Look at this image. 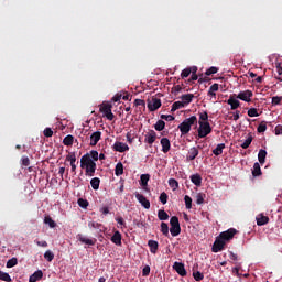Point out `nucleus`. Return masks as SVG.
<instances>
[{
  "mask_svg": "<svg viewBox=\"0 0 282 282\" xmlns=\"http://www.w3.org/2000/svg\"><path fill=\"white\" fill-rule=\"evenodd\" d=\"M193 98H195V95L193 94H185L181 96V102L185 106L188 107L193 102Z\"/></svg>",
  "mask_w": 282,
  "mask_h": 282,
  "instance_id": "17",
  "label": "nucleus"
},
{
  "mask_svg": "<svg viewBox=\"0 0 282 282\" xmlns=\"http://www.w3.org/2000/svg\"><path fill=\"white\" fill-rule=\"evenodd\" d=\"M197 155H199V150L197 148L193 147L188 150L186 160H188L189 162H193V160H195V158H197Z\"/></svg>",
  "mask_w": 282,
  "mask_h": 282,
  "instance_id": "16",
  "label": "nucleus"
},
{
  "mask_svg": "<svg viewBox=\"0 0 282 282\" xmlns=\"http://www.w3.org/2000/svg\"><path fill=\"white\" fill-rule=\"evenodd\" d=\"M111 109H113V106L109 102H102L99 107L100 113H104V116L107 118V120H113L116 118V115L111 112Z\"/></svg>",
  "mask_w": 282,
  "mask_h": 282,
  "instance_id": "4",
  "label": "nucleus"
},
{
  "mask_svg": "<svg viewBox=\"0 0 282 282\" xmlns=\"http://www.w3.org/2000/svg\"><path fill=\"white\" fill-rule=\"evenodd\" d=\"M145 102H144V100H142V99H135L134 100V106L135 107H145Z\"/></svg>",
  "mask_w": 282,
  "mask_h": 282,
  "instance_id": "60",
  "label": "nucleus"
},
{
  "mask_svg": "<svg viewBox=\"0 0 282 282\" xmlns=\"http://www.w3.org/2000/svg\"><path fill=\"white\" fill-rule=\"evenodd\" d=\"M0 281L12 282V278L10 276V273L0 271Z\"/></svg>",
  "mask_w": 282,
  "mask_h": 282,
  "instance_id": "41",
  "label": "nucleus"
},
{
  "mask_svg": "<svg viewBox=\"0 0 282 282\" xmlns=\"http://www.w3.org/2000/svg\"><path fill=\"white\" fill-rule=\"evenodd\" d=\"M155 140H158V133L154 130H150L145 133L144 142H147V144L151 145L153 142H155Z\"/></svg>",
  "mask_w": 282,
  "mask_h": 282,
  "instance_id": "11",
  "label": "nucleus"
},
{
  "mask_svg": "<svg viewBox=\"0 0 282 282\" xmlns=\"http://www.w3.org/2000/svg\"><path fill=\"white\" fill-rule=\"evenodd\" d=\"M161 204H166V202H169V195L166 194V192H162L160 197H159Z\"/></svg>",
  "mask_w": 282,
  "mask_h": 282,
  "instance_id": "50",
  "label": "nucleus"
},
{
  "mask_svg": "<svg viewBox=\"0 0 282 282\" xmlns=\"http://www.w3.org/2000/svg\"><path fill=\"white\" fill-rule=\"evenodd\" d=\"M164 127H166V123L164 122V120H159L154 124L155 131H164Z\"/></svg>",
  "mask_w": 282,
  "mask_h": 282,
  "instance_id": "38",
  "label": "nucleus"
},
{
  "mask_svg": "<svg viewBox=\"0 0 282 282\" xmlns=\"http://www.w3.org/2000/svg\"><path fill=\"white\" fill-rule=\"evenodd\" d=\"M226 246L225 240H223L220 238V236H218L213 245L212 251L213 252H221V250H224V247Z\"/></svg>",
  "mask_w": 282,
  "mask_h": 282,
  "instance_id": "7",
  "label": "nucleus"
},
{
  "mask_svg": "<svg viewBox=\"0 0 282 282\" xmlns=\"http://www.w3.org/2000/svg\"><path fill=\"white\" fill-rule=\"evenodd\" d=\"M41 279H43V271L37 270L29 278V282L41 281Z\"/></svg>",
  "mask_w": 282,
  "mask_h": 282,
  "instance_id": "23",
  "label": "nucleus"
},
{
  "mask_svg": "<svg viewBox=\"0 0 282 282\" xmlns=\"http://www.w3.org/2000/svg\"><path fill=\"white\" fill-rule=\"evenodd\" d=\"M281 100H282V97L274 96V97H272L271 105H273V106L281 105Z\"/></svg>",
  "mask_w": 282,
  "mask_h": 282,
  "instance_id": "55",
  "label": "nucleus"
},
{
  "mask_svg": "<svg viewBox=\"0 0 282 282\" xmlns=\"http://www.w3.org/2000/svg\"><path fill=\"white\" fill-rule=\"evenodd\" d=\"M235 96L236 95L230 96L227 100V105H230L231 111H235V109H239V107L241 106V102L237 98H235Z\"/></svg>",
  "mask_w": 282,
  "mask_h": 282,
  "instance_id": "14",
  "label": "nucleus"
},
{
  "mask_svg": "<svg viewBox=\"0 0 282 282\" xmlns=\"http://www.w3.org/2000/svg\"><path fill=\"white\" fill-rule=\"evenodd\" d=\"M161 119L166 120L167 122H173V120H175V117H173L172 115H162Z\"/></svg>",
  "mask_w": 282,
  "mask_h": 282,
  "instance_id": "57",
  "label": "nucleus"
},
{
  "mask_svg": "<svg viewBox=\"0 0 282 282\" xmlns=\"http://www.w3.org/2000/svg\"><path fill=\"white\" fill-rule=\"evenodd\" d=\"M191 74H197V66H192L183 69L181 73V78H188Z\"/></svg>",
  "mask_w": 282,
  "mask_h": 282,
  "instance_id": "15",
  "label": "nucleus"
},
{
  "mask_svg": "<svg viewBox=\"0 0 282 282\" xmlns=\"http://www.w3.org/2000/svg\"><path fill=\"white\" fill-rule=\"evenodd\" d=\"M78 239L82 243H86V246H96V239L85 238L84 236H79Z\"/></svg>",
  "mask_w": 282,
  "mask_h": 282,
  "instance_id": "27",
  "label": "nucleus"
},
{
  "mask_svg": "<svg viewBox=\"0 0 282 282\" xmlns=\"http://www.w3.org/2000/svg\"><path fill=\"white\" fill-rule=\"evenodd\" d=\"M123 173H124V165H122V162L117 163L115 167V175H117V177H120V175H122Z\"/></svg>",
  "mask_w": 282,
  "mask_h": 282,
  "instance_id": "25",
  "label": "nucleus"
},
{
  "mask_svg": "<svg viewBox=\"0 0 282 282\" xmlns=\"http://www.w3.org/2000/svg\"><path fill=\"white\" fill-rule=\"evenodd\" d=\"M85 169V175L87 177H94L96 175V163L93 165H87Z\"/></svg>",
  "mask_w": 282,
  "mask_h": 282,
  "instance_id": "21",
  "label": "nucleus"
},
{
  "mask_svg": "<svg viewBox=\"0 0 282 282\" xmlns=\"http://www.w3.org/2000/svg\"><path fill=\"white\" fill-rule=\"evenodd\" d=\"M217 72H219V68L218 67H215V66H212L210 68H208L206 70V76H213V74H217Z\"/></svg>",
  "mask_w": 282,
  "mask_h": 282,
  "instance_id": "51",
  "label": "nucleus"
},
{
  "mask_svg": "<svg viewBox=\"0 0 282 282\" xmlns=\"http://www.w3.org/2000/svg\"><path fill=\"white\" fill-rule=\"evenodd\" d=\"M224 149H226V143H219L216 149L213 150L214 155H221Z\"/></svg>",
  "mask_w": 282,
  "mask_h": 282,
  "instance_id": "30",
  "label": "nucleus"
},
{
  "mask_svg": "<svg viewBox=\"0 0 282 282\" xmlns=\"http://www.w3.org/2000/svg\"><path fill=\"white\" fill-rule=\"evenodd\" d=\"M184 107H186V106L182 101H175L172 105L171 111L173 113V112L177 111V109H184Z\"/></svg>",
  "mask_w": 282,
  "mask_h": 282,
  "instance_id": "37",
  "label": "nucleus"
},
{
  "mask_svg": "<svg viewBox=\"0 0 282 282\" xmlns=\"http://www.w3.org/2000/svg\"><path fill=\"white\" fill-rule=\"evenodd\" d=\"M161 232L164 237H169V224L161 223Z\"/></svg>",
  "mask_w": 282,
  "mask_h": 282,
  "instance_id": "43",
  "label": "nucleus"
},
{
  "mask_svg": "<svg viewBox=\"0 0 282 282\" xmlns=\"http://www.w3.org/2000/svg\"><path fill=\"white\" fill-rule=\"evenodd\" d=\"M150 180H151V175L142 174L140 176V182H141L140 184H141V186H148Z\"/></svg>",
  "mask_w": 282,
  "mask_h": 282,
  "instance_id": "34",
  "label": "nucleus"
},
{
  "mask_svg": "<svg viewBox=\"0 0 282 282\" xmlns=\"http://www.w3.org/2000/svg\"><path fill=\"white\" fill-rule=\"evenodd\" d=\"M195 281H204V273L196 271L193 273Z\"/></svg>",
  "mask_w": 282,
  "mask_h": 282,
  "instance_id": "52",
  "label": "nucleus"
},
{
  "mask_svg": "<svg viewBox=\"0 0 282 282\" xmlns=\"http://www.w3.org/2000/svg\"><path fill=\"white\" fill-rule=\"evenodd\" d=\"M189 180L194 186H202V175L193 174L189 176Z\"/></svg>",
  "mask_w": 282,
  "mask_h": 282,
  "instance_id": "24",
  "label": "nucleus"
},
{
  "mask_svg": "<svg viewBox=\"0 0 282 282\" xmlns=\"http://www.w3.org/2000/svg\"><path fill=\"white\" fill-rule=\"evenodd\" d=\"M135 199H138L139 204H141V206H143V208H145L147 210L151 208V202H149V199H147L144 195L137 193Z\"/></svg>",
  "mask_w": 282,
  "mask_h": 282,
  "instance_id": "8",
  "label": "nucleus"
},
{
  "mask_svg": "<svg viewBox=\"0 0 282 282\" xmlns=\"http://www.w3.org/2000/svg\"><path fill=\"white\" fill-rule=\"evenodd\" d=\"M44 224H46L50 228H56V221H54L51 216L44 217Z\"/></svg>",
  "mask_w": 282,
  "mask_h": 282,
  "instance_id": "32",
  "label": "nucleus"
},
{
  "mask_svg": "<svg viewBox=\"0 0 282 282\" xmlns=\"http://www.w3.org/2000/svg\"><path fill=\"white\" fill-rule=\"evenodd\" d=\"M22 166H30V158L22 156Z\"/></svg>",
  "mask_w": 282,
  "mask_h": 282,
  "instance_id": "62",
  "label": "nucleus"
},
{
  "mask_svg": "<svg viewBox=\"0 0 282 282\" xmlns=\"http://www.w3.org/2000/svg\"><path fill=\"white\" fill-rule=\"evenodd\" d=\"M148 246L150 248V252L152 254H156L158 253V248H160V243H158V241L155 240H149L148 241Z\"/></svg>",
  "mask_w": 282,
  "mask_h": 282,
  "instance_id": "22",
  "label": "nucleus"
},
{
  "mask_svg": "<svg viewBox=\"0 0 282 282\" xmlns=\"http://www.w3.org/2000/svg\"><path fill=\"white\" fill-rule=\"evenodd\" d=\"M110 241H112L115 246H122V234H120V231H115Z\"/></svg>",
  "mask_w": 282,
  "mask_h": 282,
  "instance_id": "19",
  "label": "nucleus"
},
{
  "mask_svg": "<svg viewBox=\"0 0 282 282\" xmlns=\"http://www.w3.org/2000/svg\"><path fill=\"white\" fill-rule=\"evenodd\" d=\"M102 135V132L96 131L90 135V147H96L98 142H100V137Z\"/></svg>",
  "mask_w": 282,
  "mask_h": 282,
  "instance_id": "18",
  "label": "nucleus"
},
{
  "mask_svg": "<svg viewBox=\"0 0 282 282\" xmlns=\"http://www.w3.org/2000/svg\"><path fill=\"white\" fill-rule=\"evenodd\" d=\"M162 107V100L153 98L152 101H148L149 111H158Z\"/></svg>",
  "mask_w": 282,
  "mask_h": 282,
  "instance_id": "9",
  "label": "nucleus"
},
{
  "mask_svg": "<svg viewBox=\"0 0 282 282\" xmlns=\"http://www.w3.org/2000/svg\"><path fill=\"white\" fill-rule=\"evenodd\" d=\"M169 186L173 188V191H177L180 188V183L175 178H170L169 181Z\"/></svg>",
  "mask_w": 282,
  "mask_h": 282,
  "instance_id": "40",
  "label": "nucleus"
},
{
  "mask_svg": "<svg viewBox=\"0 0 282 282\" xmlns=\"http://www.w3.org/2000/svg\"><path fill=\"white\" fill-rule=\"evenodd\" d=\"M247 113L249 118H258L259 116V111L257 110V108H250Z\"/></svg>",
  "mask_w": 282,
  "mask_h": 282,
  "instance_id": "47",
  "label": "nucleus"
},
{
  "mask_svg": "<svg viewBox=\"0 0 282 282\" xmlns=\"http://www.w3.org/2000/svg\"><path fill=\"white\" fill-rule=\"evenodd\" d=\"M63 144L65 147H72V144H74V135L72 134L66 135L63 140Z\"/></svg>",
  "mask_w": 282,
  "mask_h": 282,
  "instance_id": "35",
  "label": "nucleus"
},
{
  "mask_svg": "<svg viewBox=\"0 0 282 282\" xmlns=\"http://www.w3.org/2000/svg\"><path fill=\"white\" fill-rule=\"evenodd\" d=\"M253 137L252 134H248L247 139L240 144L241 149H248L250 144H252Z\"/></svg>",
  "mask_w": 282,
  "mask_h": 282,
  "instance_id": "29",
  "label": "nucleus"
},
{
  "mask_svg": "<svg viewBox=\"0 0 282 282\" xmlns=\"http://www.w3.org/2000/svg\"><path fill=\"white\" fill-rule=\"evenodd\" d=\"M44 259L48 262L54 261V252H52L51 250L45 251Z\"/></svg>",
  "mask_w": 282,
  "mask_h": 282,
  "instance_id": "44",
  "label": "nucleus"
},
{
  "mask_svg": "<svg viewBox=\"0 0 282 282\" xmlns=\"http://www.w3.org/2000/svg\"><path fill=\"white\" fill-rule=\"evenodd\" d=\"M254 96V94H252L251 90H245V91H240L236 98H238V100H243V102H252V97Z\"/></svg>",
  "mask_w": 282,
  "mask_h": 282,
  "instance_id": "6",
  "label": "nucleus"
},
{
  "mask_svg": "<svg viewBox=\"0 0 282 282\" xmlns=\"http://www.w3.org/2000/svg\"><path fill=\"white\" fill-rule=\"evenodd\" d=\"M240 111L239 110H236L234 112V116L232 117H229V120H235V122H237V120H239L240 116H239Z\"/></svg>",
  "mask_w": 282,
  "mask_h": 282,
  "instance_id": "61",
  "label": "nucleus"
},
{
  "mask_svg": "<svg viewBox=\"0 0 282 282\" xmlns=\"http://www.w3.org/2000/svg\"><path fill=\"white\" fill-rule=\"evenodd\" d=\"M96 164V162L89 156V154H84L80 159V169H85L86 166H91Z\"/></svg>",
  "mask_w": 282,
  "mask_h": 282,
  "instance_id": "10",
  "label": "nucleus"
},
{
  "mask_svg": "<svg viewBox=\"0 0 282 282\" xmlns=\"http://www.w3.org/2000/svg\"><path fill=\"white\" fill-rule=\"evenodd\" d=\"M184 202H185V207L187 208V210H191V208H193V198H191V196H188V195H185Z\"/></svg>",
  "mask_w": 282,
  "mask_h": 282,
  "instance_id": "39",
  "label": "nucleus"
},
{
  "mask_svg": "<svg viewBox=\"0 0 282 282\" xmlns=\"http://www.w3.org/2000/svg\"><path fill=\"white\" fill-rule=\"evenodd\" d=\"M98 226H100V224L96 223V221H90L88 224V228H98Z\"/></svg>",
  "mask_w": 282,
  "mask_h": 282,
  "instance_id": "64",
  "label": "nucleus"
},
{
  "mask_svg": "<svg viewBox=\"0 0 282 282\" xmlns=\"http://www.w3.org/2000/svg\"><path fill=\"white\" fill-rule=\"evenodd\" d=\"M199 122H208V112H199Z\"/></svg>",
  "mask_w": 282,
  "mask_h": 282,
  "instance_id": "53",
  "label": "nucleus"
},
{
  "mask_svg": "<svg viewBox=\"0 0 282 282\" xmlns=\"http://www.w3.org/2000/svg\"><path fill=\"white\" fill-rule=\"evenodd\" d=\"M90 186L94 191H98V188H100V178H98V177L91 178Z\"/></svg>",
  "mask_w": 282,
  "mask_h": 282,
  "instance_id": "31",
  "label": "nucleus"
},
{
  "mask_svg": "<svg viewBox=\"0 0 282 282\" xmlns=\"http://www.w3.org/2000/svg\"><path fill=\"white\" fill-rule=\"evenodd\" d=\"M269 221H270V218L268 216H264V215H260L257 218L258 226H265V224H268Z\"/></svg>",
  "mask_w": 282,
  "mask_h": 282,
  "instance_id": "28",
  "label": "nucleus"
},
{
  "mask_svg": "<svg viewBox=\"0 0 282 282\" xmlns=\"http://www.w3.org/2000/svg\"><path fill=\"white\" fill-rule=\"evenodd\" d=\"M19 263L17 258H11L7 261V268H14Z\"/></svg>",
  "mask_w": 282,
  "mask_h": 282,
  "instance_id": "48",
  "label": "nucleus"
},
{
  "mask_svg": "<svg viewBox=\"0 0 282 282\" xmlns=\"http://www.w3.org/2000/svg\"><path fill=\"white\" fill-rule=\"evenodd\" d=\"M86 155H89L90 160H93V162H98V151L93 150L89 153H86Z\"/></svg>",
  "mask_w": 282,
  "mask_h": 282,
  "instance_id": "46",
  "label": "nucleus"
},
{
  "mask_svg": "<svg viewBox=\"0 0 282 282\" xmlns=\"http://www.w3.org/2000/svg\"><path fill=\"white\" fill-rule=\"evenodd\" d=\"M113 150L118 153H124L126 151H129V145L127 143L117 141L113 144Z\"/></svg>",
  "mask_w": 282,
  "mask_h": 282,
  "instance_id": "13",
  "label": "nucleus"
},
{
  "mask_svg": "<svg viewBox=\"0 0 282 282\" xmlns=\"http://www.w3.org/2000/svg\"><path fill=\"white\" fill-rule=\"evenodd\" d=\"M161 145L163 153H169L171 151V141L169 140V138H162Z\"/></svg>",
  "mask_w": 282,
  "mask_h": 282,
  "instance_id": "20",
  "label": "nucleus"
},
{
  "mask_svg": "<svg viewBox=\"0 0 282 282\" xmlns=\"http://www.w3.org/2000/svg\"><path fill=\"white\" fill-rule=\"evenodd\" d=\"M252 175L253 177H259V175H261V165L257 162L253 164Z\"/></svg>",
  "mask_w": 282,
  "mask_h": 282,
  "instance_id": "36",
  "label": "nucleus"
},
{
  "mask_svg": "<svg viewBox=\"0 0 282 282\" xmlns=\"http://www.w3.org/2000/svg\"><path fill=\"white\" fill-rule=\"evenodd\" d=\"M173 269L175 270V272H177V274H180V276H186V268L184 267V263L182 262H174L173 264Z\"/></svg>",
  "mask_w": 282,
  "mask_h": 282,
  "instance_id": "12",
  "label": "nucleus"
},
{
  "mask_svg": "<svg viewBox=\"0 0 282 282\" xmlns=\"http://www.w3.org/2000/svg\"><path fill=\"white\" fill-rule=\"evenodd\" d=\"M151 274V267L145 265L142 270V276H149Z\"/></svg>",
  "mask_w": 282,
  "mask_h": 282,
  "instance_id": "58",
  "label": "nucleus"
},
{
  "mask_svg": "<svg viewBox=\"0 0 282 282\" xmlns=\"http://www.w3.org/2000/svg\"><path fill=\"white\" fill-rule=\"evenodd\" d=\"M196 204H198L199 206L200 204H204V194H197Z\"/></svg>",
  "mask_w": 282,
  "mask_h": 282,
  "instance_id": "59",
  "label": "nucleus"
},
{
  "mask_svg": "<svg viewBox=\"0 0 282 282\" xmlns=\"http://www.w3.org/2000/svg\"><path fill=\"white\" fill-rule=\"evenodd\" d=\"M170 232L172 237H177L180 236V232H182V227L180 226V218L177 216H173L170 219Z\"/></svg>",
  "mask_w": 282,
  "mask_h": 282,
  "instance_id": "2",
  "label": "nucleus"
},
{
  "mask_svg": "<svg viewBox=\"0 0 282 282\" xmlns=\"http://www.w3.org/2000/svg\"><path fill=\"white\" fill-rule=\"evenodd\" d=\"M197 127V117L192 116L187 119H185L180 126L178 130L181 131L182 135H187V133H191V127Z\"/></svg>",
  "mask_w": 282,
  "mask_h": 282,
  "instance_id": "1",
  "label": "nucleus"
},
{
  "mask_svg": "<svg viewBox=\"0 0 282 282\" xmlns=\"http://www.w3.org/2000/svg\"><path fill=\"white\" fill-rule=\"evenodd\" d=\"M268 130V122L262 121L259 126H258V133H265V131Z\"/></svg>",
  "mask_w": 282,
  "mask_h": 282,
  "instance_id": "42",
  "label": "nucleus"
},
{
  "mask_svg": "<svg viewBox=\"0 0 282 282\" xmlns=\"http://www.w3.org/2000/svg\"><path fill=\"white\" fill-rule=\"evenodd\" d=\"M198 138H206V135L213 133V128L208 121H198Z\"/></svg>",
  "mask_w": 282,
  "mask_h": 282,
  "instance_id": "3",
  "label": "nucleus"
},
{
  "mask_svg": "<svg viewBox=\"0 0 282 282\" xmlns=\"http://www.w3.org/2000/svg\"><path fill=\"white\" fill-rule=\"evenodd\" d=\"M134 224L138 226V228H144V229H147V226H149V224H147V221L144 220H134Z\"/></svg>",
  "mask_w": 282,
  "mask_h": 282,
  "instance_id": "54",
  "label": "nucleus"
},
{
  "mask_svg": "<svg viewBox=\"0 0 282 282\" xmlns=\"http://www.w3.org/2000/svg\"><path fill=\"white\" fill-rule=\"evenodd\" d=\"M43 133L45 138H52V135H54L52 128H46Z\"/></svg>",
  "mask_w": 282,
  "mask_h": 282,
  "instance_id": "56",
  "label": "nucleus"
},
{
  "mask_svg": "<svg viewBox=\"0 0 282 282\" xmlns=\"http://www.w3.org/2000/svg\"><path fill=\"white\" fill-rule=\"evenodd\" d=\"M66 161L70 162V164H76V153L70 152L67 156H66Z\"/></svg>",
  "mask_w": 282,
  "mask_h": 282,
  "instance_id": "49",
  "label": "nucleus"
},
{
  "mask_svg": "<svg viewBox=\"0 0 282 282\" xmlns=\"http://www.w3.org/2000/svg\"><path fill=\"white\" fill-rule=\"evenodd\" d=\"M77 204L80 208H87L89 206V202L85 198H78Z\"/></svg>",
  "mask_w": 282,
  "mask_h": 282,
  "instance_id": "45",
  "label": "nucleus"
},
{
  "mask_svg": "<svg viewBox=\"0 0 282 282\" xmlns=\"http://www.w3.org/2000/svg\"><path fill=\"white\" fill-rule=\"evenodd\" d=\"M275 135H282V126L275 127Z\"/></svg>",
  "mask_w": 282,
  "mask_h": 282,
  "instance_id": "63",
  "label": "nucleus"
},
{
  "mask_svg": "<svg viewBox=\"0 0 282 282\" xmlns=\"http://www.w3.org/2000/svg\"><path fill=\"white\" fill-rule=\"evenodd\" d=\"M237 232V229L229 228L228 230L220 232L218 237H220V239L226 243V241H231V239H235Z\"/></svg>",
  "mask_w": 282,
  "mask_h": 282,
  "instance_id": "5",
  "label": "nucleus"
},
{
  "mask_svg": "<svg viewBox=\"0 0 282 282\" xmlns=\"http://www.w3.org/2000/svg\"><path fill=\"white\" fill-rule=\"evenodd\" d=\"M268 156V151L261 149L258 153V160L260 164H265V158Z\"/></svg>",
  "mask_w": 282,
  "mask_h": 282,
  "instance_id": "26",
  "label": "nucleus"
},
{
  "mask_svg": "<svg viewBox=\"0 0 282 282\" xmlns=\"http://www.w3.org/2000/svg\"><path fill=\"white\" fill-rule=\"evenodd\" d=\"M158 218L160 221H166L169 219V214L164 209L158 212Z\"/></svg>",
  "mask_w": 282,
  "mask_h": 282,
  "instance_id": "33",
  "label": "nucleus"
}]
</instances>
